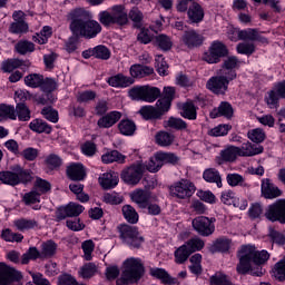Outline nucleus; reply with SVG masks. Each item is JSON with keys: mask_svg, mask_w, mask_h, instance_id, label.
<instances>
[{"mask_svg": "<svg viewBox=\"0 0 285 285\" xmlns=\"http://www.w3.org/2000/svg\"><path fill=\"white\" fill-rule=\"evenodd\" d=\"M203 179L207 181V184H216L217 188H222L224 184L222 183V174L219 170L215 168H207L203 173Z\"/></svg>", "mask_w": 285, "mask_h": 285, "instance_id": "nucleus-24", "label": "nucleus"}, {"mask_svg": "<svg viewBox=\"0 0 285 285\" xmlns=\"http://www.w3.org/2000/svg\"><path fill=\"white\" fill-rule=\"evenodd\" d=\"M271 257V254L266 250L257 252L255 246L244 245L238 250L239 263L236 266L238 275H254L255 277H262L264 271L262 264H266Z\"/></svg>", "mask_w": 285, "mask_h": 285, "instance_id": "nucleus-1", "label": "nucleus"}, {"mask_svg": "<svg viewBox=\"0 0 285 285\" xmlns=\"http://www.w3.org/2000/svg\"><path fill=\"white\" fill-rule=\"evenodd\" d=\"M174 255L176 264H184L185 262H188L191 254L188 247L184 244L175 250Z\"/></svg>", "mask_w": 285, "mask_h": 285, "instance_id": "nucleus-46", "label": "nucleus"}, {"mask_svg": "<svg viewBox=\"0 0 285 285\" xmlns=\"http://www.w3.org/2000/svg\"><path fill=\"white\" fill-rule=\"evenodd\" d=\"M159 153H157L154 157L149 159V161L144 165L145 170H148L149 173H159V169L164 166L161 164V160L158 158Z\"/></svg>", "mask_w": 285, "mask_h": 285, "instance_id": "nucleus-56", "label": "nucleus"}, {"mask_svg": "<svg viewBox=\"0 0 285 285\" xmlns=\"http://www.w3.org/2000/svg\"><path fill=\"white\" fill-rule=\"evenodd\" d=\"M129 97L134 101H146V86H136L129 90Z\"/></svg>", "mask_w": 285, "mask_h": 285, "instance_id": "nucleus-51", "label": "nucleus"}, {"mask_svg": "<svg viewBox=\"0 0 285 285\" xmlns=\"http://www.w3.org/2000/svg\"><path fill=\"white\" fill-rule=\"evenodd\" d=\"M248 139L253 141L254 144H262L264 139H266V132H264V129L256 128L250 131H248Z\"/></svg>", "mask_w": 285, "mask_h": 285, "instance_id": "nucleus-62", "label": "nucleus"}, {"mask_svg": "<svg viewBox=\"0 0 285 285\" xmlns=\"http://www.w3.org/2000/svg\"><path fill=\"white\" fill-rule=\"evenodd\" d=\"M187 14L191 23H202L204 21V8L197 2H193L189 6Z\"/></svg>", "mask_w": 285, "mask_h": 285, "instance_id": "nucleus-21", "label": "nucleus"}, {"mask_svg": "<svg viewBox=\"0 0 285 285\" xmlns=\"http://www.w3.org/2000/svg\"><path fill=\"white\" fill-rule=\"evenodd\" d=\"M69 29L73 37H83L85 39H95L101 32V24L92 20V13L85 9H75L67 16Z\"/></svg>", "mask_w": 285, "mask_h": 285, "instance_id": "nucleus-2", "label": "nucleus"}, {"mask_svg": "<svg viewBox=\"0 0 285 285\" xmlns=\"http://www.w3.org/2000/svg\"><path fill=\"white\" fill-rule=\"evenodd\" d=\"M118 130H120L121 135L131 137V135H135V130H137V125H135V121L129 119L121 120L118 124Z\"/></svg>", "mask_w": 285, "mask_h": 285, "instance_id": "nucleus-41", "label": "nucleus"}, {"mask_svg": "<svg viewBox=\"0 0 285 285\" xmlns=\"http://www.w3.org/2000/svg\"><path fill=\"white\" fill-rule=\"evenodd\" d=\"M265 217L269 222H279L281 224H285V200L279 199L269 205L265 213Z\"/></svg>", "mask_w": 285, "mask_h": 285, "instance_id": "nucleus-11", "label": "nucleus"}, {"mask_svg": "<svg viewBox=\"0 0 285 285\" xmlns=\"http://www.w3.org/2000/svg\"><path fill=\"white\" fill-rule=\"evenodd\" d=\"M233 128L230 125H218L208 131L209 137H226L228 131Z\"/></svg>", "mask_w": 285, "mask_h": 285, "instance_id": "nucleus-59", "label": "nucleus"}, {"mask_svg": "<svg viewBox=\"0 0 285 285\" xmlns=\"http://www.w3.org/2000/svg\"><path fill=\"white\" fill-rule=\"evenodd\" d=\"M124 269L120 275V279H125V282H129V284H137L141 277H144V263L141 259L130 257L127 258L124 264Z\"/></svg>", "mask_w": 285, "mask_h": 285, "instance_id": "nucleus-4", "label": "nucleus"}, {"mask_svg": "<svg viewBox=\"0 0 285 285\" xmlns=\"http://www.w3.org/2000/svg\"><path fill=\"white\" fill-rule=\"evenodd\" d=\"M22 202L24 206H32V204H39V202H41V193L37 191V189H32L31 191H28L22 196Z\"/></svg>", "mask_w": 285, "mask_h": 285, "instance_id": "nucleus-45", "label": "nucleus"}, {"mask_svg": "<svg viewBox=\"0 0 285 285\" xmlns=\"http://www.w3.org/2000/svg\"><path fill=\"white\" fill-rule=\"evenodd\" d=\"M232 240L228 238H218L213 245V253H228Z\"/></svg>", "mask_w": 285, "mask_h": 285, "instance_id": "nucleus-48", "label": "nucleus"}, {"mask_svg": "<svg viewBox=\"0 0 285 285\" xmlns=\"http://www.w3.org/2000/svg\"><path fill=\"white\" fill-rule=\"evenodd\" d=\"M131 202L137 204L138 208H148V204L150 202V193L144 189H137L131 195Z\"/></svg>", "mask_w": 285, "mask_h": 285, "instance_id": "nucleus-18", "label": "nucleus"}, {"mask_svg": "<svg viewBox=\"0 0 285 285\" xmlns=\"http://www.w3.org/2000/svg\"><path fill=\"white\" fill-rule=\"evenodd\" d=\"M233 112V106L229 102L223 101L218 108H214L210 111L209 117L210 119H217V117H226V119H230Z\"/></svg>", "mask_w": 285, "mask_h": 285, "instance_id": "nucleus-17", "label": "nucleus"}, {"mask_svg": "<svg viewBox=\"0 0 285 285\" xmlns=\"http://www.w3.org/2000/svg\"><path fill=\"white\" fill-rule=\"evenodd\" d=\"M3 119L17 120L14 106L6 104L0 105V121H3Z\"/></svg>", "mask_w": 285, "mask_h": 285, "instance_id": "nucleus-43", "label": "nucleus"}, {"mask_svg": "<svg viewBox=\"0 0 285 285\" xmlns=\"http://www.w3.org/2000/svg\"><path fill=\"white\" fill-rule=\"evenodd\" d=\"M146 173V166L141 163H136L122 169L120 178L127 186H137Z\"/></svg>", "mask_w": 285, "mask_h": 285, "instance_id": "nucleus-7", "label": "nucleus"}, {"mask_svg": "<svg viewBox=\"0 0 285 285\" xmlns=\"http://www.w3.org/2000/svg\"><path fill=\"white\" fill-rule=\"evenodd\" d=\"M187 249L193 255V253H197V250H202L204 248L205 243L202 238H191L185 243Z\"/></svg>", "mask_w": 285, "mask_h": 285, "instance_id": "nucleus-60", "label": "nucleus"}, {"mask_svg": "<svg viewBox=\"0 0 285 285\" xmlns=\"http://www.w3.org/2000/svg\"><path fill=\"white\" fill-rule=\"evenodd\" d=\"M209 284L210 285H233V283L228 281V276H226V274H222L220 272H217L215 275L210 276Z\"/></svg>", "mask_w": 285, "mask_h": 285, "instance_id": "nucleus-63", "label": "nucleus"}, {"mask_svg": "<svg viewBox=\"0 0 285 285\" xmlns=\"http://www.w3.org/2000/svg\"><path fill=\"white\" fill-rule=\"evenodd\" d=\"M57 254V243L48 240L42 244V249L40 252L41 259H50Z\"/></svg>", "mask_w": 285, "mask_h": 285, "instance_id": "nucleus-39", "label": "nucleus"}, {"mask_svg": "<svg viewBox=\"0 0 285 285\" xmlns=\"http://www.w3.org/2000/svg\"><path fill=\"white\" fill-rule=\"evenodd\" d=\"M11 35H26L28 32V24L26 21H13L9 27Z\"/></svg>", "mask_w": 285, "mask_h": 285, "instance_id": "nucleus-57", "label": "nucleus"}, {"mask_svg": "<svg viewBox=\"0 0 285 285\" xmlns=\"http://www.w3.org/2000/svg\"><path fill=\"white\" fill-rule=\"evenodd\" d=\"M259 30L253 29V28L238 30L237 31V37L240 41H255V39H257V32Z\"/></svg>", "mask_w": 285, "mask_h": 285, "instance_id": "nucleus-54", "label": "nucleus"}, {"mask_svg": "<svg viewBox=\"0 0 285 285\" xmlns=\"http://www.w3.org/2000/svg\"><path fill=\"white\" fill-rule=\"evenodd\" d=\"M195 100H188L183 104L180 108V117H184V119H189L190 121H195L197 119V106H195Z\"/></svg>", "mask_w": 285, "mask_h": 285, "instance_id": "nucleus-19", "label": "nucleus"}, {"mask_svg": "<svg viewBox=\"0 0 285 285\" xmlns=\"http://www.w3.org/2000/svg\"><path fill=\"white\" fill-rule=\"evenodd\" d=\"M155 72L153 67L142 66V65H134L130 67L131 79H144V77H148Z\"/></svg>", "mask_w": 285, "mask_h": 285, "instance_id": "nucleus-25", "label": "nucleus"}, {"mask_svg": "<svg viewBox=\"0 0 285 285\" xmlns=\"http://www.w3.org/2000/svg\"><path fill=\"white\" fill-rule=\"evenodd\" d=\"M17 230L20 233H26V230H32V228H37L39 226V222L36 219H27V218H18L13 222Z\"/></svg>", "mask_w": 285, "mask_h": 285, "instance_id": "nucleus-31", "label": "nucleus"}, {"mask_svg": "<svg viewBox=\"0 0 285 285\" xmlns=\"http://www.w3.org/2000/svg\"><path fill=\"white\" fill-rule=\"evenodd\" d=\"M121 210L124 218L126 222H128V224H137V222H139V214L131 205H124Z\"/></svg>", "mask_w": 285, "mask_h": 285, "instance_id": "nucleus-38", "label": "nucleus"}, {"mask_svg": "<svg viewBox=\"0 0 285 285\" xmlns=\"http://www.w3.org/2000/svg\"><path fill=\"white\" fill-rule=\"evenodd\" d=\"M97 265L95 263H86L82 267H80L79 275L82 279H91L97 275Z\"/></svg>", "mask_w": 285, "mask_h": 285, "instance_id": "nucleus-42", "label": "nucleus"}, {"mask_svg": "<svg viewBox=\"0 0 285 285\" xmlns=\"http://www.w3.org/2000/svg\"><path fill=\"white\" fill-rule=\"evenodd\" d=\"M181 39L189 50L199 48L204 43V36L195 30L185 31Z\"/></svg>", "mask_w": 285, "mask_h": 285, "instance_id": "nucleus-13", "label": "nucleus"}, {"mask_svg": "<svg viewBox=\"0 0 285 285\" xmlns=\"http://www.w3.org/2000/svg\"><path fill=\"white\" fill-rule=\"evenodd\" d=\"M236 78L237 73L235 71H229L227 76L219 73V76H214L207 81L206 88L210 90V92H214V95H226L228 83Z\"/></svg>", "mask_w": 285, "mask_h": 285, "instance_id": "nucleus-6", "label": "nucleus"}, {"mask_svg": "<svg viewBox=\"0 0 285 285\" xmlns=\"http://www.w3.org/2000/svg\"><path fill=\"white\" fill-rule=\"evenodd\" d=\"M43 81V75L41 73H30L24 77V83L29 88H40Z\"/></svg>", "mask_w": 285, "mask_h": 285, "instance_id": "nucleus-49", "label": "nucleus"}, {"mask_svg": "<svg viewBox=\"0 0 285 285\" xmlns=\"http://www.w3.org/2000/svg\"><path fill=\"white\" fill-rule=\"evenodd\" d=\"M239 66V60L237 57L232 56L224 60L222 69L219 70L218 75L228 76V72H235V68Z\"/></svg>", "mask_w": 285, "mask_h": 285, "instance_id": "nucleus-35", "label": "nucleus"}, {"mask_svg": "<svg viewBox=\"0 0 285 285\" xmlns=\"http://www.w3.org/2000/svg\"><path fill=\"white\" fill-rule=\"evenodd\" d=\"M66 173L71 181H83L86 179V167L81 163H72L67 167Z\"/></svg>", "mask_w": 285, "mask_h": 285, "instance_id": "nucleus-15", "label": "nucleus"}, {"mask_svg": "<svg viewBox=\"0 0 285 285\" xmlns=\"http://www.w3.org/2000/svg\"><path fill=\"white\" fill-rule=\"evenodd\" d=\"M150 275L157 279H161L163 284H177V278H173L170 274H168V272H166L164 268H153L150 269Z\"/></svg>", "mask_w": 285, "mask_h": 285, "instance_id": "nucleus-30", "label": "nucleus"}, {"mask_svg": "<svg viewBox=\"0 0 285 285\" xmlns=\"http://www.w3.org/2000/svg\"><path fill=\"white\" fill-rule=\"evenodd\" d=\"M95 59H101L102 61H108L110 59V49L104 45L94 47Z\"/></svg>", "mask_w": 285, "mask_h": 285, "instance_id": "nucleus-58", "label": "nucleus"}, {"mask_svg": "<svg viewBox=\"0 0 285 285\" xmlns=\"http://www.w3.org/2000/svg\"><path fill=\"white\" fill-rule=\"evenodd\" d=\"M262 153H264L263 146L249 141L238 147V157H255V155H262Z\"/></svg>", "mask_w": 285, "mask_h": 285, "instance_id": "nucleus-16", "label": "nucleus"}, {"mask_svg": "<svg viewBox=\"0 0 285 285\" xmlns=\"http://www.w3.org/2000/svg\"><path fill=\"white\" fill-rule=\"evenodd\" d=\"M63 210L67 213L68 217H79L86 208L77 203H69Z\"/></svg>", "mask_w": 285, "mask_h": 285, "instance_id": "nucleus-53", "label": "nucleus"}, {"mask_svg": "<svg viewBox=\"0 0 285 285\" xmlns=\"http://www.w3.org/2000/svg\"><path fill=\"white\" fill-rule=\"evenodd\" d=\"M99 184L105 190H110L119 184V176L115 173H106L99 178Z\"/></svg>", "mask_w": 285, "mask_h": 285, "instance_id": "nucleus-27", "label": "nucleus"}, {"mask_svg": "<svg viewBox=\"0 0 285 285\" xmlns=\"http://www.w3.org/2000/svg\"><path fill=\"white\" fill-rule=\"evenodd\" d=\"M228 55V49L220 41L213 42L209 48V52H206L203 57V60L207 63H219L222 57Z\"/></svg>", "mask_w": 285, "mask_h": 285, "instance_id": "nucleus-10", "label": "nucleus"}, {"mask_svg": "<svg viewBox=\"0 0 285 285\" xmlns=\"http://www.w3.org/2000/svg\"><path fill=\"white\" fill-rule=\"evenodd\" d=\"M154 46L163 52L173 50V39L164 33L158 35L154 38Z\"/></svg>", "mask_w": 285, "mask_h": 285, "instance_id": "nucleus-26", "label": "nucleus"}, {"mask_svg": "<svg viewBox=\"0 0 285 285\" xmlns=\"http://www.w3.org/2000/svg\"><path fill=\"white\" fill-rule=\"evenodd\" d=\"M41 259V252L37 247H30L22 256L21 264H30V261Z\"/></svg>", "mask_w": 285, "mask_h": 285, "instance_id": "nucleus-50", "label": "nucleus"}, {"mask_svg": "<svg viewBox=\"0 0 285 285\" xmlns=\"http://www.w3.org/2000/svg\"><path fill=\"white\" fill-rule=\"evenodd\" d=\"M228 186L235 188V186H242V188H250V184L246 181V178L239 174H228L226 176Z\"/></svg>", "mask_w": 285, "mask_h": 285, "instance_id": "nucleus-34", "label": "nucleus"}, {"mask_svg": "<svg viewBox=\"0 0 285 285\" xmlns=\"http://www.w3.org/2000/svg\"><path fill=\"white\" fill-rule=\"evenodd\" d=\"M18 55H28V52H35V43L28 40H20L14 46Z\"/></svg>", "mask_w": 285, "mask_h": 285, "instance_id": "nucleus-52", "label": "nucleus"}, {"mask_svg": "<svg viewBox=\"0 0 285 285\" xmlns=\"http://www.w3.org/2000/svg\"><path fill=\"white\" fill-rule=\"evenodd\" d=\"M29 128L30 130H32L33 132H38L39 135H41L42 132H45V135H50V132H52V127L48 125V122L39 118L33 119L29 124Z\"/></svg>", "mask_w": 285, "mask_h": 285, "instance_id": "nucleus-28", "label": "nucleus"}, {"mask_svg": "<svg viewBox=\"0 0 285 285\" xmlns=\"http://www.w3.org/2000/svg\"><path fill=\"white\" fill-rule=\"evenodd\" d=\"M261 193L265 199H276V197H282V190L279 187L275 186L269 178H264L262 180Z\"/></svg>", "mask_w": 285, "mask_h": 285, "instance_id": "nucleus-14", "label": "nucleus"}, {"mask_svg": "<svg viewBox=\"0 0 285 285\" xmlns=\"http://www.w3.org/2000/svg\"><path fill=\"white\" fill-rule=\"evenodd\" d=\"M16 119L18 117L19 121H30V108L26 102H18L16 108Z\"/></svg>", "mask_w": 285, "mask_h": 285, "instance_id": "nucleus-40", "label": "nucleus"}, {"mask_svg": "<svg viewBox=\"0 0 285 285\" xmlns=\"http://www.w3.org/2000/svg\"><path fill=\"white\" fill-rule=\"evenodd\" d=\"M155 139L158 146L166 148L168 146H173V142L175 141V135L168 131H158L155 136Z\"/></svg>", "mask_w": 285, "mask_h": 285, "instance_id": "nucleus-37", "label": "nucleus"}, {"mask_svg": "<svg viewBox=\"0 0 285 285\" xmlns=\"http://www.w3.org/2000/svg\"><path fill=\"white\" fill-rule=\"evenodd\" d=\"M21 66H30V62L23 61L19 58L8 59L2 62V70L3 72H13L17 68H21Z\"/></svg>", "mask_w": 285, "mask_h": 285, "instance_id": "nucleus-32", "label": "nucleus"}, {"mask_svg": "<svg viewBox=\"0 0 285 285\" xmlns=\"http://www.w3.org/2000/svg\"><path fill=\"white\" fill-rule=\"evenodd\" d=\"M169 193L171 197L188 199L195 193V185L188 179H181L169 187Z\"/></svg>", "mask_w": 285, "mask_h": 285, "instance_id": "nucleus-9", "label": "nucleus"}, {"mask_svg": "<svg viewBox=\"0 0 285 285\" xmlns=\"http://www.w3.org/2000/svg\"><path fill=\"white\" fill-rule=\"evenodd\" d=\"M215 222H217V219L213 217L198 216L193 219L191 226L202 237H210V235L215 233Z\"/></svg>", "mask_w": 285, "mask_h": 285, "instance_id": "nucleus-8", "label": "nucleus"}, {"mask_svg": "<svg viewBox=\"0 0 285 285\" xmlns=\"http://www.w3.org/2000/svg\"><path fill=\"white\" fill-rule=\"evenodd\" d=\"M161 97V90L157 87L145 86V101L153 104Z\"/></svg>", "mask_w": 285, "mask_h": 285, "instance_id": "nucleus-44", "label": "nucleus"}, {"mask_svg": "<svg viewBox=\"0 0 285 285\" xmlns=\"http://www.w3.org/2000/svg\"><path fill=\"white\" fill-rule=\"evenodd\" d=\"M23 275L14 267L0 263V285L12 284V282H21Z\"/></svg>", "mask_w": 285, "mask_h": 285, "instance_id": "nucleus-12", "label": "nucleus"}, {"mask_svg": "<svg viewBox=\"0 0 285 285\" xmlns=\"http://www.w3.org/2000/svg\"><path fill=\"white\" fill-rule=\"evenodd\" d=\"M275 277L278 282L285 281V258L275 264Z\"/></svg>", "mask_w": 285, "mask_h": 285, "instance_id": "nucleus-64", "label": "nucleus"}, {"mask_svg": "<svg viewBox=\"0 0 285 285\" xmlns=\"http://www.w3.org/2000/svg\"><path fill=\"white\" fill-rule=\"evenodd\" d=\"M117 228L122 244H126L129 248H141L144 236L139 234V228L128 224H121Z\"/></svg>", "mask_w": 285, "mask_h": 285, "instance_id": "nucleus-5", "label": "nucleus"}, {"mask_svg": "<svg viewBox=\"0 0 285 285\" xmlns=\"http://www.w3.org/2000/svg\"><path fill=\"white\" fill-rule=\"evenodd\" d=\"M129 19L134 21V28H141L144 21V13L140 12L139 8L134 7L129 11Z\"/></svg>", "mask_w": 285, "mask_h": 285, "instance_id": "nucleus-61", "label": "nucleus"}, {"mask_svg": "<svg viewBox=\"0 0 285 285\" xmlns=\"http://www.w3.org/2000/svg\"><path fill=\"white\" fill-rule=\"evenodd\" d=\"M121 119V112L119 111H110L106 116L101 117L98 120V127L99 128H112L117 121Z\"/></svg>", "mask_w": 285, "mask_h": 285, "instance_id": "nucleus-23", "label": "nucleus"}, {"mask_svg": "<svg viewBox=\"0 0 285 285\" xmlns=\"http://www.w3.org/2000/svg\"><path fill=\"white\" fill-rule=\"evenodd\" d=\"M239 157V147L229 146L220 151V158H217V164L222 166L224 161L233 163Z\"/></svg>", "mask_w": 285, "mask_h": 285, "instance_id": "nucleus-22", "label": "nucleus"}, {"mask_svg": "<svg viewBox=\"0 0 285 285\" xmlns=\"http://www.w3.org/2000/svg\"><path fill=\"white\" fill-rule=\"evenodd\" d=\"M102 164H126V156L118 150L107 151L101 156Z\"/></svg>", "mask_w": 285, "mask_h": 285, "instance_id": "nucleus-29", "label": "nucleus"}, {"mask_svg": "<svg viewBox=\"0 0 285 285\" xmlns=\"http://www.w3.org/2000/svg\"><path fill=\"white\" fill-rule=\"evenodd\" d=\"M108 83L109 86H112V88H128V86H132V83H135V78L118 73L110 77Z\"/></svg>", "mask_w": 285, "mask_h": 285, "instance_id": "nucleus-20", "label": "nucleus"}, {"mask_svg": "<svg viewBox=\"0 0 285 285\" xmlns=\"http://www.w3.org/2000/svg\"><path fill=\"white\" fill-rule=\"evenodd\" d=\"M58 86L59 85L57 83L56 79L42 78V81L40 83V90H42V92H45V94L52 95V92H55V90H57Z\"/></svg>", "mask_w": 285, "mask_h": 285, "instance_id": "nucleus-47", "label": "nucleus"}, {"mask_svg": "<svg viewBox=\"0 0 285 285\" xmlns=\"http://www.w3.org/2000/svg\"><path fill=\"white\" fill-rule=\"evenodd\" d=\"M114 23L118 26H126L128 23V11H126L124 6L114 7Z\"/></svg>", "mask_w": 285, "mask_h": 285, "instance_id": "nucleus-36", "label": "nucleus"}, {"mask_svg": "<svg viewBox=\"0 0 285 285\" xmlns=\"http://www.w3.org/2000/svg\"><path fill=\"white\" fill-rule=\"evenodd\" d=\"M139 115L148 121L150 119H161L163 112L153 106H144L140 108Z\"/></svg>", "mask_w": 285, "mask_h": 285, "instance_id": "nucleus-33", "label": "nucleus"}, {"mask_svg": "<svg viewBox=\"0 0 285 285\" xmlns=\"http://www.w3.org/2000/svg\"><path fill=\"white\" fill-rule=\"evenodd\" d=\"M158 159L160 160L163 166L164 164H171L173 166H177V164H179V157L174 153L159 151Z\"/></svg>", "mask_w": 285, "mask_h": 285, "instance_id": "nucleus-55", "label": "nucleus"}, {"mask_svg": "<svg viewBox=\"0 0 285 285\" xmlns=\"http://www.w3.org/2000/svg\"><path fill=\"white\" fill-rule=\"evenodd\" d=\"M0 181L7 186H19L32 181V174L20 165H13L10 170L0 171Z\"/></svg>", "mask_w": 285, "mask_h": 285, "instance_id": "nucleus-3", "label": "nucleus"}]
</instances>
